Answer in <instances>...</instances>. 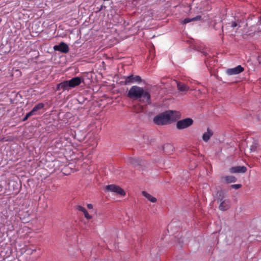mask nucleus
<instances>
[{
    "mask_svg": "<svg viewBox=\"0 0 261 261\" xmlns=\"http://www.w3.org/2000/svg\"><path fill=\"white\" fill-rule=\"evenodd\" d=\"M33 115H34V114L32 113V111H31L30 112L28 113L25 116V117H24L23 120V121H25L27 120L28 118L31 116H33Z\"/></svg>",
    "mask_w": 261,
    "mask_h": 261,
    "instance_id": "4be33fe9",
    "label": "nucleus"
},
{
    "mask_svg": "<svg viewBox=\"0 0 261 261\" xmlns=\"http://www.w3.org/2000/svg\"><path fill=\"white\" fill-rule=\"evenodd\" d=\"M217 201L219 203V209L222 211L227 210L230 206V200L226 198L222 191L217 192Z\"/></svg>",
    "mask_w": 261,
    "mask_h": 261,
    "instance_id": "7ed1b4c3",
    "label": "nucleus"
},
{
    "mask_svg": "<svg viewBox=\"0 0 261 261\" xmlns=\"http://www.w3.org/2000/svg\"><path fill=\"white\" fill-rule=\"evenodd\" d=\"M54 49L55 51H59L63 53H67L69 50L68 45L64 42H60L59 44L54 46Z\"/></svg>",
    "mask_w": 261,
    "mask_h": 261,
    "instance_id": "0eeeda50",
    "label": "nucleus"
},
{
    "mask_svg": "<svg viewBox=\"0 0 261 261\" xmlns=\"http://www.w3.org/2000/svg\"><path fill=\"white\" fill-rule=\"evenodd\" d=\"M179 118L178 113L176 111H167L155 116L153 119L154 124L164 125L174 122Z\"/></svg>",
    "mask_w": 261,
    "mask_h": 261,
    "instance_id": "f03ea898",
    "label": "nucleus"
},
{
    "mask_svg": "<svg viewBox=\"0 0 261 261\" xmlns=\"http://www.w3.org/2000/svg\"><path fill=\"white\" fill-rule=\"evenodd\" d=\"M60 86V83L57 85V90H62V88H61V87Z\"/></svg>",
    "mask_w": 261,
    "mask_h": 261,
    "instance_id": "c756f323",
    "label": "nucleus"
},
{
    "mask_svg": "<svg viewBox=\"0 0 261 261\" xmlns=\"http://www.w3.org/2000/svg\"><path fill=\"white\" fill-rule=\"evenodd\" d=\"M201 19H202L201 16L197 15L196 17H194L192 18H186L182 21L181 23L183 24H187V23L190 22L191 21H198V20H200Z\"/></svg>",
    "mask_w": 261,
    "mask_h": 261,
    "instance_id": "2eb2a0df",
    "label": "nucleus"
},
{
    "mask_svg": "<svg viewBox=\"0 0 261 261\" xmlns=\"http://www.w3.org/2000/svg\"><path fill=\"white\" fill-rule=\"evenodd\" d=\"M127 96L135 100H139L141 102L148 104L151 103L149 93L144 90L143 88L137 86H133L130 88Z\"/></svg>",
    "mask_w": 261,
    "mask_h": 261,
    "instance_id": "f257e3e1",
    "label": "nucleus"
},
{
    "mask_svg": "<svg viewBox=\"0 0 261 261\" xmlns=\"http://www.w3.org/2000/svg\"><path fill=\"white\" fill-rule=\"evenodd\" d=\"M261 24V16L252 15L248 17L246 20V25L249 28H252L256 25Z\"/></svg>",
    "mask_w": 261,
    "mask_h": 261,
    "instance_id": "20e7f679",
    "label": "nucleus"
},
{
    "mask_svg": "<svg viewBox=\"0 0 261 261\" xmlns=\"http://www.w3.org/2000/svg\"><path fill=\"white\" fill-rule=\"evenodd\" d=\"M196 49L198 51H200L201 53H202L205 56H206L207 55V53L205 52L203 50V49L201 48V47H198L197 48H196Z\"/></svg>",
    "mask_w": 261,
    "mask_h": 261,
    "instance_id": "b1692460",
    "label": "nucleus"
},
{
    "mask_svg": "<svg viewBox=\"0 0 261 261\" xmlns=\"http://www.w3.org/2000/svg\"><path fill=\"white\" fill-rule=\"evenodd\" d=\"M9 229L10 230H13V229H14V227H13V226H11L10 227H9Z\"/></svg>",
    "mask_w": 261,
    "mask_h": 261,
    "instance_id": "2f4dec72",
    "label": "nucleus"
},
{
    "mask_svg": "<svg viewBox=\"0 0 261 261\" xmlns=\"http://www.w3.org/2000/svg\"><path fill=\"white\" fill-rule=\"evenodd\" d=\"M106 8V7L105 6L101 5V7H100V8L99 10V11H101L102 9H105Z\"/></svg>",
    "mask_w": 261,
    "mask_h": 261,
    "instance_id": "7c9ffc66",
    "label": "nucleus"
},
{
    "mask_svg": "<svg viewBox=\"0 0 261 261\" xmlns=\"http://www.w3.org/2000/svg\"><path fill=\"white\" fill-rule=\"evenodd\" d=\"M77 210L79 211L82 212L83 213H84V212H85L86 211V210L85 209V207H84L82 206H80V205H78L77 206Z\"/></svg>",
    "mask_w": 261,
    "mask_h": 261,
    "instance_id": "cd10ccee",
    "label": "nucleus"
},
{
    "mask_svg": "<svg viewBox=\"0 0 261 261\" xmlns=\"http://www.w3.org/2000/svg\"><path fill=\"white\" fill-rule=\"evenodd\" d=\"M226 182L229 184L232 182H235L237 181V178L233 176H225L223 177Z\"/></svg>",
    "mask_w": 261,
    "mask_h": 261,
    "instance_id": "a211bd4d",
    "label": "nucleus"
},
{
    "mask_svg": "<svg viewBox=\"0 0 261 261\" xmlns=\"http://www.w3.org/2000/svg\"><path fill=\"white\" fill-rule=\"evenodd\" d=\"M106 189L109 191L115 192L122 196L125 195V192L121 188L115 185L107 186Z\"/></svg>",
    "mask_w": 261,
    "mask_h": 261,
    "instance_id": "423d86ee",
    "label": "nucleus"
},
{
    "mask_svg": "<svg viewBox=\"0 0 261 261\" xmlns=\"http://www.w3.org/2000/svg\"><path fill=\"white\" fill-rule=\"evenodd\" d=\"M230 187H231V188L232 189H238L242 187V185H241V184H234V185H232Z\"/></svg>",
    "mask_w": 261,
    "mask_h": 261,
    "instance_id": "393cba45",
    "label": "nucleus"
},
{
    "mask_svg": "<svg viewBox=\"0 0 261 261\" xmlns=\"http://www.w3.org/2000/svg\"><path fill=\"white\" fill-rule=\"evenodd\" d=\"M243 71L244 68L242 66H236L232 68L227 69L226 72L229 75H232L239 74Z\"/></svg>",
    "mask_w": 261,
    "mask_h": 261,
    "instance_id": "6e6552de",
    "label": "nucleus"
},
{
    "mask_svg": "<svg viewBox=\"0 0 261 261\" xmlns=\"http://www.w3.org/2000/svg\"><path fill=\"white\" fill-rule=\"evenodd\" d=\"M26 251L27 252V254L31 255L33 253V252L36 251V249L35 248H34V249L29 248V249H27Z\"/></svg>",
    "mask_w": 261,
    "mask_h": 261,
    "instance_id": "5701e85b",
    "label": "nucleus"
},
{
    "mask_svg": "<svg viewBox=\"0 0 261 261\" xmlns=\"http://www.w3.org/2000/svg\"><path fill=\"white\" fill-rule=\"evenodd\" d=\"M247 171V168L245 166H234L229 169L231 173H245Z\"/></svg>",
    "mask_w": 261,
    "mask_h": 261,
    "instance_id": "1a4fd4ad",
    "label": "nucleus"
},
{
    "mask_svg": "<svg viewBox=\"0 0 261 261\" xmlns=\"http://www.w3.org/2000/svg\"><path fill=\"white\" fill-rule=\"evenodd\" d=\"M127 82H137L140 83L142 81L141 77L139 75L134 76L133 75H129L126 79Z\"/></svg>",
    "mask_w": 261,
    "mask_h": 261,
    "instance_id": "f8f14e48",
    "label": "nucleus"
},
{
    "mask_svg": "<svg viewBox=\"0 0 261 261\" xmlns=\"http://www.w3.org/2000/svg\"><path fill=\"white\" fill-rule=\"evenodd\" d=\"M231 27L232 28H236V27H238V28H240L241 26L240 25V24L237 23V22L236 21H232L231 23Z\"/></svg>",
    "mask_w": 261,
    "mask_h": 261,
    "instance_id": "a878e982",
    "label": "nucleus"
},
{
    "mask_svg": "<svg viewBox=\"0 0 261 261\" xmlns=\"http://www.w3.org/2000/svg\"><path fill=\"white\" fill-rule=\"evenodd\" d=\"M68 86L70 88H74L80 85L82 82V79L80 77H75L68 80Z\"/></svg>",
    "mask_w": 261,
    "mask_h": 261,
    "instance_id": "9d476101",
    "label": "nucleus"
},
{
    "mask_svg": "<svg viewBox=\"0 0 261 261\" xmlns=\"http://www.w3.org/2000/svg\"><path fill=\"white\" fill-rule=\"evenodd\" d=\"M143 196H144L145 198H146L149 201L152 203H154L156 201V198L150 194L148 193L145 191H143L142 192Z\"/></svg>",
    "mask_w": 261,
    "mask_h": 261,
    "instance_id": "dca6fc26",
    "label": "nucleus"
},
{
    "mask_svg": "<svg viewBox=\"0 0 261 261\" xmlns=\"http://www.w3.org/2000/svg\"><path fill=\"white\" fill-rule=\"evenodd\" d=\"M177 84L178 90L181 92H187L189 90V87L184 83L175 81Z\"/></svg>",
    "mask_w": 261,
    "mask_h": 261,
    "instance_id": "9b49d317",
    "label": "nucleus"
},
{
    "mask_svg": "<svg viewBox=\"0 0 261 261\" xmlns=\"http://www.w3.org/2000/svg\"><path fill=\"white\" fill-rule=\"evenodd\" d=\"M213 134V132L208 128L207 129V132L204 133L202 135L203 140L205 142H207L210 138L212 136Z\"/></svg>",
    "mask_w": 261,
    "mask_h": 261,
    "instance_id": "4468645a",
    "label": "nucleus"
},
{
    "mask_svg": "<svg viewBox=\"0 0 261 261\" xmlns=\"http://www.w3.org/2000/svg\"><path fill=\"white\" fill-rule=\"evenodd\" d=\"M258 146V142L256 141H254L252 142V145L250 147V150L251 152H254L256 150Z\"/></svg>",
    "mask_w": 261,
    "mask_h": 261,
    "instance_id": "412c9836",
    "label": "nucleus"
},
{
    "mask_svg": "<svg viewBox=\"0 0 261 261\" xmlns=\"http://www.w3.org/2000/svg\"><path fill=\"white\" fill-rule=\"evenodd\" d=\"M87 207L89 209H92L93 208V205L92 204H88Z\"/></svg>",
    "mask_w": 261,
    "mask_h": 261,
    "instance_id": "c85d7f7f",
    "label": "nucleus"
},
{
    "mask_svg": "<svg viewBox=\"0 0 261 261\" xmlns=\"http://www.w3.org/2000/svg\"><path fill=\"white\" fill-rule=\"evenodd\" d=\"M83 213L84 214L85 218H86L87 219H90L92 218V216L88 214L87 210Z\"/></svg>",
    "mask_w": 261,
    "mask_h": 261,
    "instance_id": "bb28decb",
    "label": "nucleus"
},
{
    "mask_svg": "<svg viewBox=\"0 0 261 261\" xmlns=\"http://www.w3.org/2000/svg\"><path fill=\"white\" fill-rule=\"evenodd\" d=\"M193 123V120L192 119L187 118L179 121H178L176 123V127L178 129H183L186 128Z\"/></svg>",
    "mask_w": 261,
    "mask_h": 261,
    "instance_id": "39448f33",
    "label": "nucleus"
},
{
    "mask_svg": "<svg viewBox=\"0 0 261 261\" xmlns=\"http://www.w3.org/2000/svg\"><path fill=\"white\" fill-rule=\"evenodd\" d=\"M142 160L140 158H129L128 159V162L134 167L140 165L142 163Z\"/></svg>",
    "mask_w": 261,
    "mask_h": 261,
    "instance_id": "ddd939ff",
    "label": "nucleus"
},
{
    "mask_svg": "<svg viewBox=\"0 0 261 261\" xmlns=\"http://www.w3.org/2000/svg\"><path fill=\"white\" fill-rule=\"evenodd\" d=\"M44 107V103L42 102L38 103L37 105H36L33 109L31 110L32 113H33L34 115L37 114V112L40 110L43 109Z\"/></svg>",
    "mask_w": 261,
    "mask_h": 261,
    "instance_id": "f3484780",
    "label": "nucleus"
},
{
    "mask_svg": "<svg viewBox=\"0 0 261 261\" xmlns=\"http://www.w3.org/2000/svg\"><path fill=\"white\" fill-rule=\"evenodd\" d=\"M163 148L165 151L169 152L173 151V147L171 144L167 143L164 145Z\"/></svg>",
    "mask_w": 261,
    "mask_h": 261,
    "instance_id": "aec40b11",
    "label": "nucleus"
},
{
    "mask_svg": "<svg viewBox=\"0 0 261 261\" xmlns=\"http://www.w3.org/2000/svg\"><path fill=\"white\" fill-rule=\"evenodd\" d=\"M61 88L63 91L69 90V89L70 88L69 86H68V81H65L60 83Z\"/></svg>",
    "mask_w": 261,
    "mask_h": 261,
    "instance_id": "6ab92c4d",
    "label": "nucleus"
}]
</instances>
